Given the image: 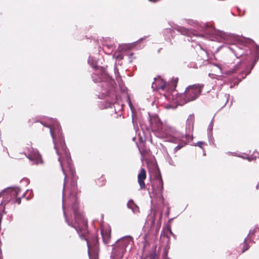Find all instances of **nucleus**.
Masks as SVG:
<instances>
[{"label":"nucleus","mask_w":259,"mask_h":259,"mask_svg":"<svg viewBox=\"0 0 259 259\" xmlns=\"http://www.w3.org/2000/svg\"><path fill=\"white\" fill-rule=\"evenodd\" d=\"M187 22L190 25L193 26L195 29H187L180 26L176 27L175 29L182 35H187L189 37L202 36L203 35L199 34L197 32L198 31L210 35L213 39L226 44L227 48L237 58L244 55L248 56L251 54L250 48L254 44L251 40H247V42L244 41L234 34L217 30L208 25H201L195 20H188Z\"/></svg>","instance_id":"obj_1"},{"label":"nucleus","mask_w":259,"mask_h":259,"mask_svg":"<svg viewBox=\"0 0 259 259\" xmlns=\"http://www.w3.org/2000/svg\"><path fill=\"white\" fill-rule=\"evenodd\" d=\"M204 85L202 84H193L188 87L183 94H178L176 91H172L169 99H171L177 104L175 106L167 105V109L176 108L177 105H183L189 102L196 100L200 95Z\"/></svg>","instance_id":"obj_2"},{"label":"nucleus","mask_w":259,"mask_h":259,"mask_svg":"<svg viewBox=\"0 0 259 259\" xmlns=\"http://www.w3.org/2000/svg\"><path fill=\"white\" fill-rule=\"evenodd\" d=\"M5 190L6 195L5 198L1 201V204L4 206H2V210L0 211V222H2L4 214L6 213L5 211L6 205L11 201H13L14 203H17L18 204L21 203V198L24 197L27 193H30L29 195L32 193L31 191L27 190L21 196H19L21 190L18 187H10L7 188Z\"/></svg>","instance_id":"obj_3"},{"label":"nucleus","mask_w":259,"mask_h":259,"mask_svg":"<svg viewBox=\"0 0 259 259\" xmlns=\"http://www.w3.org/2000/svg\"><path fill=\"white\" fill-rule=\"evenodd\" d=\"M150 128L155 135L159 138L164 139L168 137L170 132H172L171 127L163 124L156 114L151 115L149 113Z\"/></svg>","instance_id":"obj_4"},{"label":"nucleus","mask_w":259,"mask_h":259,"mask_svg":"<svg viewBox=\"0 0 259 259\" xmlns=\"http://www.w3.org/2000/svg\"><path fill=\"white\" fill-rule=\"evenodd\" d=\"M133 243V238L131 236H125L118 239L113 245L110 258L122 259L127 249H131Z\"/></svg>","instance_id":"obj_5"},{"label":"nucleus","mask_w":259,"mask_h":259,"mask_svg":"<svg viewBox=\"0 0 259 259\" xmlns=\"http://www.w3.org/2000/svg\"><path fill=\"white\" fill-rule=\"evenodd\" d=\"M93 80L94 82H102L101 85V88H106L102 90V93L104 96H108L109 95V91L113 88V83L114 82L113 79L110 77L106 71L101 68H97L95 69V72L92 74Z\"/></svg>","instance_id":"obj_6"},{"label":"nucleus","mask_w":259,"mask_h":259,"mask_svg":"<svg viewBox=\"0 0 259 259\" xmlns=\"http://www.w3.org/2000/svg\"><path fill=\"white\" fill-rule=\"evenodd\" d=\"M168 141L171 143H177L178 145L174 148V152H176L178 150L185 146L188 142L187 136H184L181 133L176 131L174 130L170 132V134L168 135Z\"/></svg>","instance_id":"obj_7"},{"label":"nucleus","mask_w":259,"mask_h":259,"mask_svg":"<svg viewBox=\"0 0 259 259\" xmlns=\"http://www.w3.org/2000/svg\"><path fill=\"white\" fill-rule=\"evenodd\" d=\"M24 154L33 164H38L42 163L41 155L36 149L28 145L25 149Z\"/></svg>","instance_id":"obj_8"},{"label":"nucleus","mask_w":259,"mask_h":259,"mask_svg":"<svg viewBox=\"0 0 259 259\" xmlns=\"http://www.w3.org/2000/svg\"><path fill=\"white\" fill-rule=\"evenodd\" d=\"M156 183L157 189H155L154 186H152V191L149 192L150 196L152 197L153 196L157 195V196H159L162 200H163L162 190L163 188V184L161 176L157 178Z\"/></svg>","instance_id":"obj_9"},{"label":"nucleus","mask_w":259,"mask_h":259,"mask_svg":"<svg viewBox=\"0 0 259 259\" xmlns=\"http://www.w3.org/2000/svg\"><path fill=\"white\" fill-rule=\"evenodd\" d=\"M101 233L104 243L108 244L111 238L110 227L108 225H102L101 228Z\"/></svg>","instance_id":"obj_10"},{"label":"nucleus","mask_w":259,"mask_h":259,"mask_svg":"<svg viewBox=\"0 0 259 259\" xmlns=\"http://www.w3.org/2000/svg\"><path fill=\"white\" fill-rule=\"evenodd\" d=\"M146 171L144 168H141L140 173L138 176V181L141 189L145 188L144 180L146 179Z\"/></svg>","instance_id":"obj_11"},{"label":"nucleus","mask_w":259,"mask_h":259,"mask_svg":"<svg viewBox=\"0 0 259 259\" xmlns=\"http://www.w3.org/2000/svg\"><path fill=\"white\" fill-rule=\"evenodd\" d=\"M254 230H250L248 234V236L245 238L243 243V249L242 252H243L247 250L249 248V245L248 244L251 242V238L252 235L254 233Z\"/></svg>","instance_id":"obj_12"},{"label":"nucleus","mask_w":259,"mask_h":259,"mask_svg":"<svg viewBox=\"0 0 259 259\" xmlns=\"http://www.w3.org/2000/svg\"><path fill=\"white\" fill-rule=\"evenodd\" d=\"M213 126V118L212 119L211 122L208 126L207 128V136L209 143L211 142L213 143V137H212V129Z\"/></svg>","instance_id":"obj_13"},{"label":"nucleus","mask_w":259,"mask_h":259,"mask_svg":"<svg viewBox=\"0 0 259 259\" xmlns=\"http://www.w3.org/2000/svg\"><path fill=\"white\" fill-rule=\"evenodd\" d=\"M127 206L129 208L132 210L134 213H136L139 212L138 207L136 204H135L134 202L132 199L128 201Z\"/></svg>","instance_id":"obj_14"},{"label":"nucleus","mask_w":259,"mask_h":259,"mask_svg":"<svg viewBox=\"0 0 259 259\" xmlns=\"http://www.w3.org/2000/svg\"><path fill=\"white\" fill-rule=\"evenodd\" d=\"M194 121V116L193 115H190L187 120L186 126L187 128L190 129L192 127Z\"/></svg>","instance_id":"obj_15"},{"label":"nucleus","mask_w":259,"mask_h":259,"mask_svg":"<svg viewBox=\"0 0 259 259\" xmlns=\"http://www.w3.org/2000/svg\"><path fill=\"white\" fill-rule=\"evenodd\" d=\"M104 50L106 51V53L110 54L112 53L115 49V47L113 44H105L104 45Z\"/></svg>","instance_id":"obj_16"},{"label":"nucleus","mask_w":259,"mask_h":259,"mask_svg":"<svg viewBox=\"0 0 259 259\" xmlns=\"http://www.w3.org/2000/svg\"><path fill=\"white\" fill-rule=\"evenodd\" d=\"M174 31L169 28L165 29V30L164 31V35L165 36V38L167 39L170 38V36H171L172 37V34L174 33Z\"/></svg>","instance_id":"obj_17"},{"label":"nucleus","mask_w":259,"mask_h":259,"mask_svg":"<svg viewBox=\"0 0 259 259\" xmlns=\"http://www.w3.org/2000/svg\"><path fill=\"white\" fill-rule=\"evenodd\" d=\"M114 73H115L116 81L118 82L119 85L120 86L122 84V80H121V77L120 76V75L119 74L118 71L116 67H115V68H114Z\"/></svg>","instance_id":"obj_18"},{"label":"nucleus","mask_w":259,"mask_h":259,"mask_svg":"<svg viewBox=\"0 0 259 259\" xmlns=\"http://www.w3.org/2000/svg\"><path fill=\"white\" fill-rule=\"evenodd\" d=\"M88 63L93 68H96L97 67L96 61L93 57H89L88 59Z\"/></svg>","instance_id":"obj_19"},{"label":"nucleus","mask_w":259,"mask_h":259,"mask_svg":"<svg viewBox=\"0 0 259 259\" xmlns=\"http://www.w3.org/2000/svg\"><path fill=\"white\" fill-rule=\"evenodd\" d=\"M166 161L168 162V163L171 165H175V162L174 161L172 160V158L170 157V156L169 155V154L168 153L166 154Z\"/></svg>","instance_id":"obj_20"},{"label":"nucleus","mask_w":259,"mask_h":259,"mask_svg":"<svg viewBox=\"0 0 259 259\" xmlns=\"http://www.w3.org/2000/svg\"><path fill=\"white\" fill-rule=\"evenodd\" d=\"M113 58H116V59L120 60L123 59V56L121 54H117L116 52H115L113 55Z\"/></svg>","instance_id":"obj_21"},{"label":"nucleus","mask_w":259,"mask_h":259,"mask_svg":"<svg viewBox=\"0 0 259 259\" xmlns=\"http://www.w3.org/2000/svg\"><path fill=\"white\" fill-rule=\"evenodd\" d=\"M146 38V36L143 37V38H141L140 39H139L138 41H135L134 42H133L131 44H130L129 45L130 46V48H134L135 47L136 45L139 42V41H141V40L144 39L145 38Z\"/></svg>","instance_id":"obj_22"},{"label":"nucleus","mask_w":259,"mask_h":259,"mask_svg":"<svg viewBox=\"0 0 259 259\" xmlns=\"http://www.w3.org/2000/svg\"><path fill=\"white\" fill-rule=\"evenodd\" d=\"M227 153L229 154L235 156H237V157H241V158H243L244 159L245 158L244 157H243V156H241L240 155L237 154L236 153H235V152H228Z\"/></svg>","instance_id":"obj_23"},{"label":"nucleus","mask_w":259,"mask_h":259,"mask_svg":"<svg viewBox=\"0 0 259 259\" xmlns=\"http://www.w3.org/2000/svg\"><path fill=\"white\" fill-rule=\"evenodd\" d=\"M237 69H238V66H235L234 67V69H232L231 70H229L228 73H234L237 70Z\"/></svg>","instance_id":"obj_24"},{"label":"nucleus","mask_w":259,"mask_h":259,"mask_svg":"<svg viewBox=\"0 0 259 259\" xmlns=\"http://www.w3.org/2000/svg\"><path fill=\"white\" fill-rule=\"evenodd\" d=\"M192 47H194L196 50H198V49H199L200 50L202 49V47H201V45L200 44H196V46H194V45H192Z\"/></svg>","instance_id":"obj_25"},{"label":"nucleus","mask_w":259,"mask_h":259,"mask_svg":"<svg viewBox=\"0 0 259 259\" xmlns=\"http://www.w3.org/2000/svg\"><path fill=\"white\" fill-rule=\"evenodd\" d=\"M68 171L70 173L71 175L72 176L74 175V174L75 173L74 169V168H67Z\"/></svg>","instance_id":"obj_26"},{"label":"nucleus","mask_w":259,"mask_h":259,"mask_svg":"<svg viewBox=\"0 0 259 259\" xmlns=\"http://www.w3.org/2000/svg\"><path fill=\"white\" fill-rule=\"evenodd\" d=\"M203 144H204V143L203 142L199 141V142H198L197 143L195 144V145L198 146V147L202 148V146Z\"/></svg>","instance_id":"obj_27"},{"label":"nucleus","mask_w":259,"mask_h":259,"mask_svg":"<svg viewBox=\"0 0 259 259\" xmlns=\"http://www.w3.org/2000/svg\"><path fill=\"white\" fill-rule=\"evenodd\" d=\"M214 67L215 68H217L218 69H219L220 70V72L221 73H222V68L219 65L215 64V65H214Z\"/></svg>","instance_id":"obj_28"},{"label":"nucleus","mask_w":259,"mask_h":259,"mask_svg":"<svg viewBox=\"0 0 259 259\" xmlns=\"http://www.w3.org/2000/svg\"><path fill=\"white\" fill-rule=\"evenodd\" d=\"M5 195H6L5 190H4L2 192H0V198L3 196V199H4L5 198Z\"/></svg>","instance_id":"obj_29"},{"label":"nucleus","mask_w":259,"mask_h":259,"mask_svg":"<svg viewBox=\"0 0 259 259\" xmlns=\"http://www.w3.org/2000/svg\"><path fill=\"white\" fill-rule=\"evenodd\" d=\"M166 88H167V86L166 85V84L165 83L162 84L161 85H160L159 87V88L161 89L162 90H164Z\"/></svg>","instance_id":"obj_30"},{"label":"nucleus","mask_w":259,"mask_h":259,"mask_svg":"<svg viewBox=\"0 0 259 259\" xmlns=\"http://www.w3.org/2000/svg\"><path fill=\"white\" fill-rule=\"evenodd\" d=\"M93 243H94V247L95 248H97V240L96 238L94 240Z\"/></svg>","instance_id":"obj_31"},{"label":"nucleus","mask_w":259,"mask_h":259,"mask_svg":"<svg viewBox=\"0 0 259 259\" xmlns=\"http://www.w3.org/2000/svg\"><path fill=\"white\" fill-rule=\"evenodd\" d=\"M177 82V80H175L174 81H172V88H175L176 86V83Z\"/></svg>","instance_id":"obj_32"},{"label":"nucleus","mask_w":259,"mask_h":259,"mask_svg":"<svg viewBox=\"0 0 259 259\" xmlns=\"http://www.w3.org/2000/svg\"><path fill=\"white\" fill-rule=\"evenodd\" d=\"M217 80H218V81H219V80H222V77H221V76H219V77H218V78H217Z\"/></svg>","instance_id":"obj_33"},{"label":"nucleus","mask_w":259,"mask_h":259,"mask_svg":"<svg viewBox=\"0 0 259 259\" xmlns=\"http://www.w3.org/2000/svg\"><path fill=\"white\" fill-rule=\"evenodd\" d=\"M133 55V53H131L129 55L130 57H132V56Z\"/></svg>","instance_id":"obj_34"},{"label":"nucleus","mask_w":259,"mask_h":259,"mask_svg":"<svg viewBox=\"0 0 259 259\" xmlns=\"http://www.w3.org/2000/svg\"><path fill=\"white\" fill-rule=\"evenodd\" d=\"M225 81H225V80H224V81H223L222 83H220V84H221V85H222L223 84H224V83H225Z\"/></svg>","instance_id":"obj_35"},{"label":"nucleus","mask_w":259,"mask_h":259,"mask_svg":"<svg viewBox=\"0 0 259 259\" xmlns=\"http://www.w3.org/2000/svg\"><path fill=\"white\" fill-rule=\"evenodd\" d=\"M114 259H118V258H116V257H115V258H114Z\"/></svg>","instance_id":"obj_36"}]
</instances>
